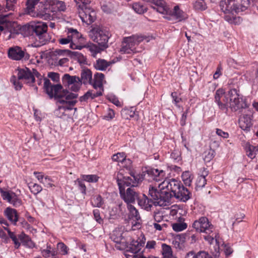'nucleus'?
<instances>
[{
  "label": "nucleus",
  "instance_id": "52",
  "mask_svg": "<svg viewBox=\"0 0 258 258\" xmlns=\"http://www.w3.org/2000/svg\"><path fill=\"white\" fill-rule=\"evenodd\" d=\"M171 96L173 99V102L177 107H179L178 103L182 101L181 98L177 96V93L175 92H172Z\"/></svg>",
  "mask_w": 258,
  "mask_h": 258
},
{
  "label": "nucleus",
  "instance_id": "48",
  "mask_svg": "<svg viewBox=\"0 0 258 258\" xmlns=\"http://www.w3.org/2000/svg\"><path fill=\"white\" fill-rule=\"evenodd\" d=\"M78 10V13L79 16L80 17V13L82 12H83L85 14L87 15L89 14V13H91L92 12V11L90 8L88 7V5H86L85 7H77Z\"/></svg>",
  "mask_w": 258,
  "mask_h": 258
},
{
  "label": "nucleus",
  "instance_id": "20",
  "mask_svg": "<svg viewBox=\"0 0 258 258\" xmlns=\"http://www.w3.org/2000/svg\"><path fill=\"white\" fill-rule=\"evenodd\" d=\"M137 201L140 206L147 211L151 209L152 204H153V201L152 199H150L144 194L142 195V197L139 196V198L137 200Z\"/></svg>",
  "mask_w": 258,
  "mask_h": 258
},
{
  "label": "nucleus",
  "instance_id": "51",
  "mask_svg": "<svg viewBox=\"0 0 258 258\" xmlns=\"http://www.w3.org/2000/svg\"><path fill=\"white\" fill-rule=\"evenodd\" d=\"M50 245H47V248L46 249H43L41 250V253L43 256L45 257H48L50 254L54 255V251L52 252L50 250Z\"/></svg>",
  "mask_w": 258,
  "mask_h": 258
},
{
  "label": "nucleus",
  "instance_id": "62",
  "mask_svg": "<svg viewBox=\"0 0 258 258\" xmlns=\"http://www.w3.org/2000/svg\"><path fill=\"white\" fill-rule=\"evenodd\" d=\"M52 181L51 179L48 176H46L44 177V179L43 180V184H46L47 187H52L54 186V185L52 184L51 182Z\"/></svg>",
  "mask_w": 258,
  "mask_h": 258
},
{
  "label": "nucleus",
  "instance_id": "60",
  "mask_svg": "<svg viewBox=\"0 0 258 258\" xmlns=\"http://www.w3.org/2000/svg\"><path fill=\"white\" fill-rule=\"evenodd\" d=\"M82 84V83L80 81L76 82L75 83L72 84L73 85L71 87V90L74 92H77L80 90Z\"/></svg>",
  "mask_w": 258,
  "mask_h": 258
},
{
  "label": "nucleus",
  "instance_id": "34",
  "mask_svg": "<svg viewBox=\"0 0 258 258\" xmlns=\"http://www.w3.org/2000/svg\"><path fill=\"white\" fill-rule=\"evenodd\" d=\"M215 155V151L210 149L205 151L203 154V158L206 163H209L214 157Z\"/></svg>",
  "mask_w": 258,
  "mask_h": 258
},
{
  "label": "nucleus",
  "instance_id": "36",
  "mask_svg": "<svg viewBox=\"0 0 258 258\" xmlns=\"http://www.w3.org/2000/svg\"><path fill=\"white\" fill-rule=\"evenodd\" d=\"M132 8L135 12L139 14H144L147 12V8L140 3H135L132 5Z\"/></svg>",
  "mask_w": 258,
  "mask_h": 258
},
{
  "label": "nucleus",
  "instance_id": "58",
  "mask_svg": "<svg viewBox=\"0 0 258 258\" xmlns=\"http://www.w3.org/2000/svg\"><path fill=\"white\" fill-rule=\"evenodd\" d=\"M109 100L117 106H121V103L118 98L114 96H111L108 98Z\"/></svg>",
  "mask_w": 258,
  "mask_h": 258
},
{
  "label": "nucleus",
  "instance_id": "24",
  "mask_svg": "<svg viewBox=\"0 0 258 258\" xmlns=\"http://www.w3.org/2000/svg\"><path fill=\"white\" fill-rule=\"evenodd\" d=\"M18 238L22 244L27 247L32 248L35 246V243L30 237L24 233L18 235Z\"/></svg>",
  "mask_w": 258,
  "mask_h": 258
},
{
  "label": "nucleus",
  "instance_id": "63",
  "mask_svg": "<svg viewBox=\"0 0 258 258\" xmlns=\"http://www.w3.org/2000/svg\"><path fill=\"white\" fill-rule=\"evenodd\" d=\"M70 37H69V35H68L67 37L60 38L58 40V41H59V43L61 44H68L69 43H71V40Z\"/></svg>",
  "mask_w": 258,
  "mask_h": 258
},
{
  "label": "nucleus",
  "instance_id": "3",
  "mask_svg": "<svg viewBox=\"0 0 258 258\" xmlns=\"http://www.w3.org/2000/svg\"><path fill=\"white\" fill-rule=\"evenodd\" d=\"M215 102L219 110L225 113H228L229 108L236 112L248 107L239 90L235 88L230 89L227 93L222 88L217 89L215 94Z\"/></svg>",
  "mask_w": 258,
  "mask_h": 258
},
{
  "label": "nucleus",
  "instance_id": "41",
  "mask_svg": "<svg viewBox=\"0 0 258 258\" xmlns=\"http://www.w3.org/2000/svg\"><path fill=\"white\" fill-rule=\"evenodd\" d=\"M182 179L186 186H190L192 181L191 177V174L189 171H185L183 172L181 175Z\"/></svg>",
  "mask_w": 258,
  "mask_h": 258
},
{
  "label": "nucleus",
  "instance_id": "49",
  "mask_svg": "<svg viewBox=\"0 0 258 258\" xmlns=\"http://www.w3.org/2000/svg\"><path fill=\"white\" fill-rule=\"evenodd\" d=\"M11 81L13 82L16 90H20L21 89L22 84L20 82V80H19L18 79H17L15 76H13Z\"/></svg>",
  "mask_w": 258,
  "mask_h": 258
},
{
  "label": "nucleus",
  "instance_id": "61",
  "mask_svg": "<svg viewBox=\"0 0 258 258\" xmlns=\"http://www.w3.org/2000/svg\"><path fill=\"white\" fill-rule=\"evenodd\" d=\"M224 251L225 254L227 256H228L232 253L233 250L228 244H224Z\"/></svg>",
  "mask_w": 258,
  "mask_h": 258
},
{
  "label": "nucleus",
  "instance_id": "9",
  "mask_svg": "<svg viewBox=\"0 0 258 258\" xmlns=\"http://www.w3.org/2000/svg\"><path fill=\"white\" fill-rule=\"evenodd\" d=\"M143 40L142 36L133 35L123 38L122 42L120 52L124 54H132L137 52L136 46Z\"/></svg>",
  "mask_w": 258,
  "mask_h": 258
},
{
  "label": "nucleus",
  "instance_id": "37",
  "mask_svg": "<svg viewBox=\"0 0 258 258\" xmlns=\"http://www.w3.org/2000/svg\"><path fill=\"white\" fill-rule=\"evenodd\" d=\"M4 228L8 231L9 237L12 239V240L14 242L15 248H18L21 245V243L19 241L20 240L18 238V236L17 237L14 232H11L10 230L7 227H5Z\"/></svg>",
  "mask_w": 258,
  "mask_h": 258
},
{
  "label": "nucleus",
  "instance_id": "21",
  "mask_svg": "<svg viewBox=\"0 0 258 258\" xmlns=\"http://www.w3.org/2000/svg\"><path fill=\"white\" fill-rule=\"evenodd\" d=\"M149 1L152 4V5L151 6V8L157 12L161 14H164L166 11L165 3L163 0H149Z\"/></svg>",
  "mask_w": 258,
  "mask_h": 258
},
{
  "label": "nucleus",
  "instance_id": "12",
  "mask_svg": "<svg viewBox=\"0 0 258 258\" xmlns=\"http://www.w3.org/2000/svg\"><path fill=\"white\" fill-rule=\"evenodd\" d=\"M252 110H246L241 115L238 120L239 127L243 131L249 132L253 125V114Z\"/></svg>",
  "mask_w": 258,
  "mask_h": 258
},
{
  "label": "nucleus",
  "instance_id": "15",
  "mask_svg": "<svg viewBox=\"0 0 258 258\" xmlns=\"http://www.w3.org/2000/svg\"><path fill=\"white\" fill-rule=\"evenodd\" d=\"M8 57L15 60H19L22 58L28 60L30 58V55L18 46L10 47L8 51Z\"/></svg>",
  "mask_w": 258,
  "mask_h": 258
},
{
  "label": "nucleus",
  "instance_id": "39",
  "mask_svg": "<svg viewBox=\"0 0 258 258\" xmlns=\"http://www.w3.org/2000/svg\"><path fill=\"white\" fill-rule=\"evenodd\" d=\"M196 10L204 11L207 8V5L204 0H197L194 4Z\"/></svg>",
  "mask_w": 258,
  "mask_h": 258
},
{
  "label": "nucleus",
  "instance_id": "43",
  "mask_svg": "<svg viewBox=\"0 0 258 258\" xmlns=\"http://www.w3.org/2000/svg\"><path fill=\"white\" fill-rule=\"evenodd\" d=\"M187 224L185 223H177L172 224V228L176 232L181 231L187 228Z\"/></svg>",
  "mask_w": 258,
  "mask_h": 258
},
{
  "label": "nucleus",
  "instance_id": "47",
  "mask_svg": "<svg viewBox=\"0 0 258 258\" xmlns=\"http://www.w3.org/2000/svg\"><path fill=\"white\" fill-rule=\"evenodd\" d=\"M245 150L246 152L247 156L253 159L255 157V154L254 153L253 150L250 148V144L247 143L245 145Z\"/></svg>",
  "mask_w": 258,
  "mask_h": 258
},
{
  "label": "nucleus",
  "instance_id": "53",
  "mask_svg": "<svg viewBox=\"0 0 258 258\" xmlns=\"http://www.w3.org/2000/svg\"><path fill=\"white\" fill-rule=\"evenodd\" d=\"M47 77L54 82H57L59 80V75L55 72H49L47 74Z\"/></svg>",
  "mask_w": 258,
  "mask_h": 258
},
{
  "label": "nucleus",
  "instance_id": "6",
  "mask_svg": "<svg viewBox=\"0 0 258 258\" xmlns=\"http://www.w3.org/2000/svg\"><path fill=\"white\" fill-rule=\"evenodd\" d=\"M168 180H164L159 185V189L154 186H150L149 195L151 197L150 199L153 201L155 206H162L165 205V203H168L171 199V195L167 190Z\"/></svg>",
  "mask_w": 258,
  "mask_h": 258
},
{
  "label": "nucleus",
  "instance_id": "18",
  "mask_svg": "<svg viewBox=\"0 0 258 258\" xmlns=\"http://www.w3.org/2000/svg\"><path fill=\"white\" fill-rule=\"evenodd\" d=\"M170 17L169 20L175 19L176 22H181L187 18L186 14L180 10L178 6L174 7Z\"/></svg>",
  "mask_w": 258,
  "mask_h": 258
},
{
  "label": "nucleus",
  "instance_id": "32",
  "mask_svg": "<svg viewBox=\"0 0 258 258\" xmlns=\"http://www.w3.org/2000/svg\"><path fill=\"white\" fill-rule=\"evenodd\" d=\"M85 13L83 12L80 13V18L83 22L92 23H93L95 20V13L94 11H92L91 13H89L88 15L84 14Z\"/></svg>",
  "mask_w": 258,
  "mask_h": 258
},
{
  "label": "nucleus",
  "instance_id": "28",
  "mask_svg": "<svg viewBox=\"0 0 258 258\" xmlns=\"http://www.w3.org/2000/svg\"><path fill=\"white\" fill-rule=\"evenodd\" d=\"M40 0H27L26 2V12L30 15L35 16V6L36 5Z\"/></svg>",
  "mask_w": 258,
  "mask_h": 258
},
{
  "label": "nucleus",
  "instance_id": "10",
  "mask_svg": "<svg viewBox=\"0 0 258 258\" xmlns=\"http://www.w3.org/2000/svg\"><path fill=\"white\" fill-rule=\"evenodd\" d=\"M48 8H45L46 10H49L52 13H57L58 12H64L67 9V5L64 2L60 0H47ZM36 16L46 19L50 16V14L46 11L37 13Z\"/></svg>",
  "mask_w": 258,
  "mask_h": 258
},
{
  "label": "nucleus",
  "instance_id": "30",
  "mask_svg": "<svg viewBox=\"0 0 258 258\" xmlns=\"http://www.w3.org/2000/svg\"><path fill=\"white\" fill-rule=\"evenodd\" d=\"M134 108L131 109L123 108L121 111V115L122 117L125 119H129L130 118L135 117L136 120L138 119V116L136 115Z\"/></svg>",
  "mask_w": 258,
  "mask_h": 258
},
{
  "label": "nucleus",
  "instance_id": "11",
  "mask_svg": "<svg viewBox=\"0 0 258 258\" xmlns=\"http://www.w3.org/2000/svg\"><path fill=\"white\" fill-rule=\"evenodd\" d=\"M134 187H130L126 190L123 187H120L119 188L120 197L127 204V205L135 203L139 198L140 194Z\"/></svg>",
  "mask_w": 258,
  "mask_h": 258
},
{
  "label": "nucleus",
  "instance_id": "38",
  "mask_svg": "<svg viewBox=\"0 0 258 258\" xmlns=\"http://www.w3.org/2000/svg\"><path fill=\"white\" fill-rule=\"evenodd\" d=\"M28 187L31 192L34 195H37L42 190V187L37 183H29Z\"/></svg>",
  "mask_w": 258,
  "mask_h": 258
},
{
  "label": "nucleus",
  "instance_id": "5",
  "mask_svg": "<svg viewBox=\"0 0 258 258\" xmlns=\"http://www.w3.org/2000/svg\"><path fill=\"white\" fill-rule=\"evenodd\" d=\"M249 5L250 0H222L220 3L221 10L226 15L225 20L234 24L241 21V18L236 17L234 14L245 11Z\"/></svg>",
  "mask_w": 258,
  "mask_h": 258
},
{
  "label": "nucleus",
  "instance_id": "40",
  "mask_svg": "<svg viewBox=\"0 0 258 258\" xmlns=\"http://www.w3.org/2000/svg\"><path fill=\"white\" fill-rule=\"evenodd\" d=\"M12 199H11L9 202L15 207H20L22 204L21 200L18 198L15 192H12Z\"/></svg>",
  "mask_w": 258,
  "mask_h": 258
},
{
  "label": "nucleus",
  "instance_id": "31",
  "mask_svg": "<svg viewBox=\"0 0 258 258\" xmlns=\"http://www.w3.org/2000/svg\"><path fill=\"white\" fill-rule=\"evenodd\" d=\"M143 246V244L138 241L137 240H133L129 246L127 247L128 251L133 253H137L140 251L141 247Z\"/></svg>",
  "mask_w": 258,
  "mask_h": 258
},
{
  "label": "nucleus",
  "instance_id": "1",
  "mask_svg": "<svg viewBox=\"0 0 258 258\" xmlns=\"http://www.w3.org/2000/svg\"><path fill=\"white\" fill-rule=\"evenodd\" d=\"M44 81L43 88L45 92L48 95L50 99L54 98L56 103H59L57 108L54 112L55 116L59 118H63L67 115L66 111L71 110L72 107L77 103V100L73 99L78 97V94L69 92L67 89H64L60 84L53 85L50 80L46 78Z\"/></svg>",
  "mask_w": 258,
  "mask_h": 258
},
{
  "label": "nucleus",
  "instance_id": "57",
  "mask_svg": "<svg viewBox=\"0 0 258 258\" xmlns=\"http://www.w3.org/2000/svg\"><path fill=\"white\" fill-rule=\"evenodd\" d=\"M92 91H88L83 96L80 97V101L81 102L86 101L89 98H91Z\"/></svg>",
  "mask_w": 258,
  "mask_h": 258
},
{
  "label": "nucleus",
  "instance_id": "59",
  "mask_svg": "<svg viewBox=\"0 0 258 258\" xmlns=\"http://www.w3.org/2000/svg\"><path fill=\"white\" fill-rule=\"evenodd\" d=\"M216 134L220 137H221L224 139H227L229 137V134L227 132L223 131L221 129H216Z\"/></svg>",
  "mask_w": 258,
  "mask_h": 258
},
{
  "label": "nucleus",
  "instance_id": "50",
  "mask_svg": "<svg viewBox=\"0 0 258 258\" xmlns=\"http://www.w3.org/2000/svg\"><path fill=\"white\" fill-rule=\"evenodd\" d=\"M57 248L63 254H68V247L63 242H59L57 244Z\"/></svg>",
  "mask_w": 258,
  "mask_h": 258
},
{
  "label": "nucleus",
  "instance_id": "22",
  "mask_svg": "<svg viewBox=\"0 0 258 258\" xmlns=\"http://www.w3.org/2000/svg\"><path fill=\"white\" fill-rule=\"evenodd\" d=\"M113 63V61H107L104 59L99 58L94 63V67L97 70L103 71Z\"/></svg>",
  "mask_w": 258,
  "mask_h": 258
},
{
  "label": "nucleus",
  "instance_id": "27",
  "mask_svg": "<svg viewBox=\"0 0 258 258\" xmlns=\"http://www.w3.org/2000/svg\"><path fill=\"white\" fill-rule=\"evenodd\" d=\"M62 81L63 84L67 85H72L76 82H80V77L76 76H71L69 74H65L62 78Z\"/></svg>",
  "mask_w": 258,
  "mask_h": 258
},
{
  "label": "nucleus",
  "instance_id": "56",
  "mask_svg": "<svg viewBox=\"0 0 258 258\" xmlns=\"http://www.w3.org/2000/svg\"><path fill=\"white\" fill-rule=\"evenodd\" d=\"M1 192L2 194V196L4 200H7L9 202V201L11 200V199H12V192H10L8 191H4L2 190H1Z\"/></svg>",
  "mask_w": 258,
  "mask_h": 258
},
{
  "label": "nucleus",
  "instance_id": "25",
  "mask_svg": "<svg viewBox=\"0 0 258 258\" xmlns=\"http://www.w3.org/2000/svg\"><path fill=\"white\" fill-rule=\"evenodd\" d=\"M6 215L8 219L16 225L18 221V215L17 211L10 208H7L5 211Z\"/></svg>",
  "mask_w": 258,
  "mask_h": 258
},
{
  "label": "nucleus",
  "instance_id": "55",
  "mask_svg": "<svg viewBox=\"0 0 258 258\" xmlns=\"http://www.w3.org/2000/svg\"><path fill=\"white\" fill-rule=\"evenodd\" d=\"M76 4L77 7H85L86 5H88L91 0H74Z\"/></svg>",
  "mask_w": 258,
  "mask_h": 258
},
{
  "label": "nucleus",
  "instance_id": "7",
  "mask_svg": "<svg viewBox=\"0 0 258 258\" xmlns=\"http://www.w3.org/2000/svg\"><path fill=\"white\" fill-rule=\"evenodd\" d=\"M90 35L92 39L99 46L98 47L96 45H93L90 47V51L94 52L95 54L104 50L108 47L107 43L111 35L107 30L101 27L95 28L92 29Z\"/></svg>",
  "mask_w": 258,
  "mask_h": 258
},
{
  "label": "nucleus",
  "instance_id": "64",
  "mask_svg": "<svg viewBox=\"0 0 258 258\" xmlns=\"http://www.w3.org/2000/svg\"><path fill=\"white\" fill-rule=\"evenodd\" d=\"M34 174L35 175L36 177L37 178V179L41 182H43V178L44 179V176L42 174L41 172H38L35 171L34 172Z\"/></svg>",
  "mask_w": 258,
  "mask_h": 258
},
{
  "label": "nucleus",
  "instance_id": "2",
  "mask_svg": "<svg viewBox=\"0 0 258 258\" xmlns=\"http://www.w3.org/2000/svg\"><path fill=\"white\" fill-rule=\"evenodd\" d=\"M128 171L130 176L126 175L125 169H121L115 174L119 188H125V186L136 187L138 184L141 183L146 178V175L150 176L153 179L156 181H160L166 178V171L152 168H146L141 174H138L135 171L131 170L128 168H125Z\"/></svg>",
  "mask_w": 258,
  "mask_h": 258
},
{
  "label": "nucleus",
  "instance_id": "44",
  "mask_svg": "<svg viewBox=\"0 0 258 258\" xmlns=\"http://www.w3.org/2000/svg\"><path fill=\"white\" fill-rule=\"evenodd\" d=\"M125 154L124 152H121L114 154L112 157V159L114 161L122 162L125 160Z\"/></svg>",
  "mask_w": 258,
  "mask_h": 258
},
{
  "label": "nucleus",
  "instance_id": "17",
  "mask_svg": "<svg viewBox=\"0 0 258 258\" xmlns=\"http://www.w3.org/2000/svg\"><path fill=\"white\" fill-rule=\"evenodd\" d=\"M31 71L28 68L18 69V79L19 80H24L27 83H33L35 78L32 75Z\"/></svg>",
  "mask_w": 258,
  "mask_h": 258
},
{
  "label": "nucleus",
  "instance_id": "42",
  "mask_svg": "<svg viewBox=\"0 0 258 258\" xmlns=\"http://www.w3.org/2000/svg\"><path fill=\"white\" fill-rule=\"evenodd\" d=\"M82 178L83 180L88 181L89 182H96L98 181L99 177L96 175H82Z\"/></svg>",
  "mask_w": 258,
  "mask_h": 258
},
{
  "label": "nucleus",
  "instance_id": "4",
  "mask_svg": "<svg viewBox=\"0 0 258 258\" xmlns=\"http://www.w3.org/2000/svg\"><path fill=\"white\" fill-rule=\"evenodd\" d=\"M47 25L45 23L38 22L31 23L20 27L17 34H21L24 37L33 36L36 42L34 45L39 47L45 44L49 41L50 38L47 32Z\"/></svg>",
  "mask_w": 258,
  "mask_h": 258
},
{
  "label": "nucleus",
  "instance_id": "13",
  "mask_svg": "<svg viewBox=\"0 0 258 258\" xmlns=\"http://www.w3.org/2000/svg\"><path fill=\"white\" fill-rule=\"evenodd\" d=\"M68 35L70 37L71 43L70 44V47L73 49H79L81 50L85 47V45H81L77 44V41L81 42L84 40L81 33L79 32L77 29L72 28H69L68 31Z\"/></svg>",
  "mask_w": 258,
  "mask_h": 258
},
{
  "label": "nucleus",
  "instance_id": "8",
  "mask_svg": "<svg viewBox=\"0 0 258 258\" xmlns=\"http://www.w3.org/2000/svg\"><path fill=\"white\" fill-rule=\"evenodd\" d=\"M167 190L171 195V198L175 197L181 202H186L191 197V193L180 182L175 179L168 180Z\"/></svg>",
  "mask_w": 258,
  "mask_h": 258
},
{
  "label": "nucleus",
  "instance_id": "33",
  "mask_svg": "<svg viewBox=\"0 0 258 258\" xmlns=\"http://www.w3.org/2000/svg\"><path fill=\"white\" fill-rule=\"evenodd\" d=\"M162 254L163 258H168L174 256L171 247L165 243L162 244Z\"/></svg>",
  "mask_w": 258,
  "mask_h": 258
},
{
  "label": "nucleus",
  "instance_id": "46",
  "mask_svg": "<svg viewBox=\"0 0 258 258\" xmlns=\"http://www.w3.org/2000/svg\"><path fill=\"white\" fill-rule=\"evenodd\" d=\"M84 181V180H83L82 179L81 180L79 178H78L75 181V183H76V184H77L78 185L79 188L80 190L81 191V192L83 194L85 195L86 191V185H85Z\"/></svg>",
  "mask_w": 258,
  "mask_h": 258
},
{
  "label": "nucleus",
  "instance_id": "26",
  "mask_svg": "<svg viewBox=\"0 0 258 258\" xmlns=\"http://www.w3.org/2000/svg\"><path fill=\"white\" fill-rule=\"evenodd\" d=\"M207 175L208 171L206 170V169L204 168V171L202 173V174L201 176H198L196 180V189L197 190H198L199 188H201L205 186L207 183L206 176Z\"/></svg>",
  "mask_w": 258,
  "mask_h": 258
},
{
  "label": "nucleus",
  "instance_id": "35",
  "mask_svg": "<svg viewBox=\"0 0 258 258\" xmlns=\"http://www.w3.org/2000/svg\"><path fill=\"white\" fill-rule=\"evenodd\" d=\"M91 204L94 207L100 208L104 204V201L100 195H96L93 196Z\"/></svg>",
  "mask_w": 258,
  "mask_h": 258
},
{
  "label": "nucleus",
  "instance_id": "29",
  "mask_svg": "<svg viewBox=\"0 0 258 258\" xmlns=\"http://www.w3.org/2000/svg\"><path fill=\"white\" fill-rule=\"evenodd\" d=\"M127 209L129 211L128 218L135 221H138L141 219L138 211L132 205H127Z\"/></svg>",
  "mask_w": 258,
  "mask_h": 258
},
{
  "label": "nucleus",
  "instance_id": "23",
  "mask_svg": "<svg viewBox=\"0 0 258 258\" xmlns=\"http://www.w3.org/2000/svg\"><path fill=\"white\" fill-rule=\"evenodd\" d=\"M104 78V75L101 73H96L94 76V79H92L91 85L95 89L98 88H101L103 87V80Z\"/></svg>",
  "mask_w": 258,
  "mask_h": 258
},
{
  "label": "nucleus",
  "instance_id": "16",
  "mask_svg": "<svg viewBox=\"0 0 258 258\" xmlns=\"http://www.w3.org/2000/svg\"><path fill=\"white\" fill-rule=\"evenodd\" d=\"M67 53L72 57L76 59L81 64L86 63V58L81 53L76 51H71L69 50L56 49L52 52V56L62 55Z\"/></svg>",
  "mask_w": 258,
  "mask_h": 258
},
{
  "label": "nucleus",
  "instance_id": "19",
  "mask_svg": "<svg viewBox=\"0 0 258 258\" xmlns=\"http://www.w3.org/2000/svg\"><path fill=\"white\" fill-rule=\"evenodd\" d=\"M80 80L84 85H91L92 83V73L91 71L87 68L83 69L81 73Z\"/></svg>",
  "mask_w": 258,
  "mask_h": 258
},
{
  "label": "nucleus",
  "instance_id": "14",
  "mask_svg": "<svg viewBox=\"0 0 258 258\" xmlns=\"http://www.w3.org/2000/svg\"><path fill=\"white\" fill-rule=\"evenodd\" d=\"M192 227L199 232L210 233L212 232L213 226L210 224L207 218L201 217L198 220L195 221L192 224Z\"/></svg>",
  "mask_w": 258,
  "mask_h": 258
},
{
  "label": "nucleus",
  "instance_id": "45",
  "mask_svg": "<svg viewBox=\"0 0 258 258\" xmlns=\"http://www.w3.org/2000/svg\"><path fill=\"white\" fill-rule=\"evenodd\" d=\"M101 8L103 12L107 13H110L114 9V5L110 2L106 3L101 6Z\"/></svg>",
  "mask_w": 258,
  "mask_h": 258
},
{
  "label": "nucleus",
  "instance_id": "54",
  "mask_svg": "<svg viewBox=\"0 0 258 258\" xmlns=\"http://www.w3.org/2000/svg\"><path fill=\"white\" fill-rule=\"evenodd\" d=\"M93 215L95 220L99 224L103 223V219L100 216V211L98 209L93 210Z\"/></svg>",
  "mask_w": 258,
  "mask_h": 258
}]
</instances>
